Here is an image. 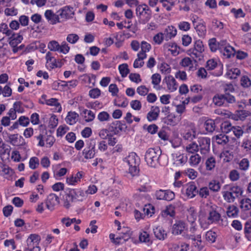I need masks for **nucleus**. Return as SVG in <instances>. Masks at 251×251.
<instances>
[{
	"label": "nucleus",
	"mask_w": 251,
	"mask_h": 251,
	"mask_svg": "<svg viewBox=\"0 0 251 251\" xmlns=\"http://www.w3.org/2000/svg\"><path fill=\"white\" fill-rule=\"evenodd\" d=\"M185 238L189 240H191L193 241V244L195 247H197L200 250H201L203 248V245H202V241L201 240V235L198 234L196 236L194 235H189L186 234L185 235Z\"/></svg>",
	"instance_id": "obj_15"
},
{
	"label": "nucleus",
	"mask_w": 251,
	"mask_h": 251,
	"mask_svg": "<svg viewBox=\"0 0 251 251\" xmlns=\"http://www.w3.org/2000/svg\"><path fill=\"white\" fill-rule=\"evenodd\" d=\"M110 118V115L105 111L101 112L98 115V119L101 122L108 121Z\"/></svg>",
	"instance_id": "obj_52"
},
{
	"label": "nucleus",
	"mask_w": 251,
	"mask_h": 251,
	"mask_svg": "<svg viewBox=\"0 0 251 251\" xmlns=\"http://www.w3.org/2000/svg\"><path fill=\"white\" fill-rule=\"evenodd\" d=\"M209 188L211 191L217 192H218L221 188V185L218 181L213 180L209 183Z\"/></svg>",
	"instance_id": "obj_37"
},
{
	"label": "nucleus",
	"mask_w": 251,
	"mask_h": 251,
	"mask_svg": "<svg viewBox=\"0 0 251 251\" xmlns=\"http://www.w3.org/2000/svg\"><path fill=\"white\" fill-rule=\"evenodd\" d=\"M81 114L84 116L86 122H92L95 118V114L93 112L86 109H84L82 110Z\"/></svg>",
	"instance_id": "obj_28"
},
{
	"label": "nucleus",
	"mask_w": 251,
	"mask_h": 251,
	"mask_svg": "<svg viewBox=\"0 0 251 251\" xmlns=\"http://www.w3.org/2000/svg\"><path fill=\"white\" fill-rule=\"evenodd\" d=\"M249 167V161L247 158L242 159L239 163V168L244 171L248 170Z\"/></svg>",
	"instance_id": "obj_58"
},
{
	"label": "nucleus",
	"mask_w": 251,
	"mask_h": 251,
	"mask_svg": "<svg viewBox=\"0 0 251 251\" xmlns=\"http://www.w3.org/2000/svg\"><path fill=\"white\" fill-rule=\"evenodd\" d=\"M151 83L153 85V87L157 89H159V88L156 87V86L158 85L161 82V75L158 73L153 74L151 77Z\"/></svg>",
	"instance_id": "obj_41"
},
{
	"label": "nucleus",
	"mask_w": 251,
	"mask_h": 251,
	"mask_svg": "<svg viewBox=\"0 0 251 251\" xmlns=\"http://www.w3.org/2000/svg\"><path fill=\"white\" fill-rule=\"evenodd\" d=\"M139 240L141 242L151 243L150 242V235L146 231L141 233L139 235Z\"/></svg>",
	"instance_id": "obj_56"
},
{
	"label": "nucleus",
	"mask_w": 251,
	"mask_h": 251,
	"mask_svg": "<svg viewBox=\"0 0 251 251\" xmlns=\"http://www.w3.org/2000/svg\"><path fill=\"white\" fill-rule=\"evenodd\" d=\"M208 45L210 50L212 52H215L219 50L218 44L215 38H211L209 40Z\"/></svg>",
	"instance_id": "obj_48"
},
{
	"label": "nucleus",
	"mask_w": 251,
	"mask_h": 251,
	"mask_svg": "<svg viewBox=\"0 0 251 251\" xmlns=\"http://www.w3.org/2000/svg\"><path fill=\"white\" fill-rule=\"evenodd\" d=\"M199 146L195 142H193L188 145L186 147V150L190 153H194L199 151Z\"/></svg>",
	"instance_id": "obj_49"
},
{
	"label": "nucleus",
	"mask_w": 251,
	"mask_h": 251,
	"mask_svg": "<svg viewBox=\"0 0 251 251\" xmlns=\"http://www.w3.org/2000/svg\"><path fill=\"white\" fill-rule=\"evenodd\" d=\"M217 237V234L215 232L209 230L206 233L205 238L206 240L211 243L215 242Z\"/></svg>",
	"instance_id": "obj_43"
},
{
	"label": "nucleus",
	"mask_w": 251,
	"mask_h": 251,
	"mask_svg": "<svg viewBox=\"0 0 251 251\" xmlns=\"http://www.w3.org/2000/svg\"><path fill=\"white\" fill-rule=\"evenodd\" d=\"M204 126L207 132L212 133L215 129V123L212 119H208L204 122Z\"/></svg>",
	"instance_id": "obj_30"
},
{
	"label": "nucleus",
	"mask_w": 251,
	"mask_h": 251,
	"mask_svg": "<svg viewBox=\"0 0 251 251\" xmlns=\"http://www.w3.org/2000/svg\"><path fill=\"white\" fill-rule=\"evenodd\" d=\"M172 157L174 163L177 166L184 165L188 159L187 156L183 153H174L172 154Z\"/></svg>",
	"instance_id": "obj_14"
},
{
	"label": "nucleus",
	"mask_w": 251,
	"mask_h": 251,
	"mask_svg": "<svg viewBox=\"0 0 251 251\" xmlns=\"http://www.w3.org/2000/svg\"><path fill=\"white\" fill-rule=\"evenodd\" d=\"M238 209L234 205L228 206L226 211L227 215L229 217H235L238 215Z\"/></svg>",
	"instance_id": "obj_39"
},
{
	"label": "nucleus",
	"mask_w": 251,
	"mask_h": 251,
	"mask_svg": "<svg viewBox=\"0 0 251 251\" xmlns=\"http://www.w3.org/2000/svg\"><path fill=\"white\" fill-rule=\"evenodd\" d=\"M73 9L74 8L72 6L67 5L60 9L57 11V13H59L61 18L66 20L72 18L75 14Z\"/></svg>",
	"instance_id": "obj_10"
},
{
	"label": "nucleus",
	"mask_w": 251,
	"mask_h": 251,
	"mask_svg": "<svg viewBox=\"0 0 251 251\" xmlns=\"http://www.w3.org/2000/svg\"><path fill=\"white\" fill-rule=\"evenodd\" d=\"M177 33L176 29L173 26H168L165 30L164 34L165 39L167 41L174 37Z\"/></svg>",
	"instance_id": "obj_23"
},
{
	"label": "nucleus",
	"mask_w": 251,
	"mask_h": 251,
	"mask_svg": "<svg viewBox=\"0 0 251 251\" xmlns=\"http://www.w3.org/2000/svg\"><path fill=\"white\" fill-rule=\"evenodd\" d=\"M216 160L214 157H210L208 158L205 162L206 168L207 170H212L215 166Z\"/></svg>",
	"instance_id": "obj_46"
},
{
	"label": "nucleus",
	"mask_w": 251,
	"mask_h": 251,
	"mask_svg": "<svg viewBox=\"0 0 251 251\" xmlns=\"http://www.w3.org/2000/svg\"><path fill=\"white\" fill-rule=\"evenodd\" d=\"M228 141V137L225 135L220 134L216 136V141L219 145H225Z\"/></svg>",
	"instance_id": "obj_44"
},
{
	"label": "nucleus",
	"mask_w": 251,
	"mask_h": 251,
	"mask_svg": "<svg viewBox=\"0 0 251 251\" xmlns=\"http://www.w3.org/2000/svg\"><path fill=\"white\" fill-rule=\"evenodd\" d=\"M153 233L155 237L160 240H164L167 236L166 231L160 226L154 228Z\"/></svg>",
	"instance_id": "obj_21"
},
{
	"label": "nucleus",
	"mask_w": 251,
	"mask_h": 251,
	"mask_svg": "<svg viewBox=\"0 0 251 251\" xmlns=\"http://www.w3.org/2000/svg\"><path fill=\"white\" fill-rule=\"evenodd\" d=\"M118 68L121 76L123 77L126 76L129 73V70L128 68V65L127 64L125 63L120 65Z\"/></svg>",
	"instance_id": "obj_42"
},
{
	"label": "nucleus",
	"mask_w": 251,
	"mask_h": 251,
	"mask_svg": "<svg viewBox=\"0 0 251 251\" xmlns=\"http://www.w3.org/2000/svg\"><path fill=\"white\" fill-rule=\"evenodd\" d=\"M78 39L79 37L76 34H69L66 38L67 41L71 44H75Z\"/></svg>",
	"instance_id": "obj_61"
},
{
	"label": "nucleus",
	"mask_w": 251,
	"mask_h": 251,
	"mask_svg": "<svg viewBox=\"0 0 251 251\" xmlns=\"http://www.w3.org/2000/svg\"><path fill=\"white\" fill-rule=\"evenodd\" d=\"M243 190L239 186L234 185L230 187L228 191L223 192V196L224 200L228 203L233 202L235 200L241 196Z\"/></svg>",
	"instance_id": "obj_3"
},
{
	"label": "nucleus",
	"mask_w": 251,
	"mask_h": 251,
	"mask_svg": "<svg viewBox=\"0 0 251 251\" xmlns=\"http://www.w3.org/2000/svg\"><path fill=\"white\" fill-rule=\"evenodd\" d=\"M78 116V114L75 112H69L65 119L66 122L67 124L73 125L76 123Z\"/></svg>",
	"instance_id": "obj_25"
},
{
	"label": "nucleus",
	"mask_w": 251,
	"mask_h": 251,
	"mask_svg": "<svg viewBox=\"0 0 251 251\" xmlns=\"http://www.w3.org/2000/svg\"><path fill=\"white\" fill-rule=\"evenodd\" d=\"M178 120L174 115H169L165 119V123L168 125L174 126L178 123Z\"/></svg>",
	"instance_id": "obj_40"
},
{
	"label": "nucleus",
	"mask_w": 251,
	"mask_h": 251,
	"mask_svg": "<svg viewBox=\"0 0 251 251\" xmlns=\"http://www.w3.org/2000/svg\"><path fill=\"white\" fill-rule=\"evenodd\" d=\"M59 203V199L55 194L51 193L48 196L46 201V205L49 210L50 211L53 210L55 206Z\"/></svg>",
	"instance_id": "obj_11"
},
{
	"label": "nucleus",
	"mask_w": 251,
	"mask_h": 251,
	"mask_svg": "<svg viewBox=\"0 0 251 251\" xmlns=\"http://www.w3.org/2000/svg\"><path fill=\"white\" fill-rule=\"evenodd\" d=\"M160 109L158 106H152L151 110L148 112L147 118L149 122L156 120L159 115Z\"/></svg>",
	"instance_id": "obj_16"
},
{
	"label": "nucleus",
	"mask_w": 251,
	"mask_h": 251,
	"mask_svg": "<svg viewBox=\"0 0 251 251\" xmlns=\"http://www.w3.org/2000/svg\"><path fill=\"white\" fill-rule=\"evenodd\" d=\"M198 141L201 154L206 156L210 151V139L208 137H200Z\"/></svg>",
	"instance_id": "obj_7"
},
{
	"label": "nucleus",
	"mask_w": 251,
	"mask_h": 251,
	"mask_svg": "<svg viewBox=\"0 0 251 251\" xmlns=\"http://www.w3.org/2000/svg\"><path fill=\"white\" fill-rule=\"evenodd\" d=\"M143 128L144 130H147L149 133L151 134H155L158 129L157 126L155 124H151L148 126L147 125H145Z\"/></svg>",
	"instance_id": "obj_45"
},
{
	"label": "nucleus",
	"mask_w": 251,
	"mask_h": 251,
	"mask_svg": "<svg viewBox=\"0 0 251 251\" xmlns=\"http://www.w3.org/2000/svg\"><path fill=\"white\" fill-rule=\"evenodd\" d=\"M46 104L50 106H55L57 109V112H60L62 110V107L60 104L58 102V100L55 98H51L46 100Z\"/></svg>",
	"instance_id": "obj_33"
},
{
	"label": "nucleus",
	"mask_w": 251,
	"mask_h": 251,
	"mask_svg": "<svg viewBox=\"0 0 251 251\" xmlns=\"http://www.w3.org/2000/svg\"><path fill=\"white\" fill-rule=\"evenodd\" d=\"M197 194L201 198L206 199L209 195V189L206 187H202L199 190H198Z\"/></svg>",
	"instance_id": "obj_50"
},
{
	"label": "nucleus",
	"mask_w": 251,
	"mask_h": 251,
	"mask_svg": "<svg viewBox=\"0 0 251 251\" xmlns=\"http://www.w3.org/2000/svg\"><path fill=\"white\" fill-rule=\"evenodd\" d=\"M182 136L185 140L191 141L196 137V131L193 129L186 130L182 133Z\"/></svg>",
	"instance_id": "obj_34"
},
{
	"label": "nucleus",
	"mask_w": 251,
	"mask_h": 251,
	"mask_svg": "<svg viewBox=\"0 0 251 251\" xmlns=\"http://www.w3.org/2000/svg\"><path fill=\"white\" fill-rule=\"evenodd\" d=\"M201 161V157L198 153L192 155L189 159V163L191 166H197Z\"/></svg>",
	"instance_id": "obj_38"
},
{
	"label": "nucleus",
	"mask_w": 251,
	"mask_h": 251,
	"mask_svg": "<svg viewBox=\"0 0 251 251\" xmlns=\"http://www.w3.org/2000/svg\"><path fill=\"white\" fill-rule=\"evenodd\" d=\"M74 192L71 189L66 190L65 194L63 196L64 206L68 209L71 206V202H72L75 199L74 195Z\"/></svg>",
	"instance_id": "obj_13"
},
{
	"label": "nucleus",
	"mask_w": 251,
	"mask_h": 251,
	"mask_svg": "<svg viewBox=\"0 0 251 251\" xmlns=\"http://www.w3.org/2000/svg\"><path fill=\"white\" fill-rule=\"evenodd\" d=\"M231 12L233 13L236 18H243L245 16V14L241 8L236 10L235 8H232L231 10Z\"/></svg>",
	"instance_id": "obj_59"
},
{
	"label": "nucleus",
	"mask_w": 251,
	"mask_h": 251,
	"mask_svg": "<svg viewBox=\"0 0 251 251\" xmlns=\"http://www.w3.org/2000/svg\"><path fill=\"white\" fill-rule=\"evenodd\" d=\"M125 161L128 164L129 173L132 176H137L139 172V166L140 164V157L135 152H131L125 158Z\"/></svg>",
	"instance_id": "obj_2"
},
{
	"label": "nucleus",
	"mask_w": 251,
	"mask_h": 251,
	"mask_svg": "<svg viewBox=\"0 0 251 251\" xmlns=\"http://www.w3.org/2000/svg\"><path fill=\"white\" fill-rule=\"evenodd\" d=\"M161 152V150L159 148L149 149L145 155V160L147 164L151 167H157L160 164V157Z\"/></svg>",
	"instance_id": "obj_1"
},
{
	"label": "nucleus",
	"mask_w": 251,
	"mask_h": 251,
	"mask_svg": "<svg viewBox=\"0 0 251 251\" xmlns=\"http://www.w3.org/2000/svg\"><path fill=\"white\" fill-rule=\"evenodd\" d=\"M96 140L91 139L86 143L87 147L83 150L82 153L86 159L93 158L95 154Z\"/></svg>",
	"instance_id": "obj_6"
},
{
	"label": "nucleus",
	"mask_w": 251,
	"mask_h": 251,
	"mask_svg": "<svg viewBox=\"0 0 251 251\" xmlns=\"http://www.w3.org/2000/svg\"><path fill=\"white\" fill-rule=\"evenodd\" d=\"M19 135L18 134H10L8 135L9 141L14 146H19Z\"/></svg>",
	"instance_id": "obj_54"
},
{
	"label": "nucleus",
	"mask_w": 251,
	"mask_h": 251,
	"mask_svg": "<svg viewBox=\"0 0 251 251\" xmlns=\"http://www.w3.org/2000/svg\"><path fill=\"white\" fill-rule=\"evenodd\" d=\"M217 62L213 59H211L207 61L205 67L208 70H213L217 67Z\"/></svg>",
	"instance_id": "obj_60"
},
{
	"label": "nucleus",
	"mask_w": 251,
	"mask_h": 251,
	"mask_svg": "<svg viewBox=\"0 0 251 251\" xmlns=\"http://www.w3.org/2000/svg\"><path fill=\"white\" fill-rule=\"evenodd\" d=\"M178 28L184 31H187L190 29V24L187 22L182 21L180 22L178 24Z\"/></svg>",
	"instance_id": "obj_55"
},
{
	"label": "nucleus",
	"mask_w": 251,
	"mask_h": 251,
	"mask_svg": "<svg viewBox=\"0 0 251 251\" xmlns=\"http://www.w3.org/2000/svg\"><path fill=\"white\" fill-rule=\"evenodd\" d=\"M41 237L39 235L30 234L27 239V247L25 251H40V247L38 246Z\"/></svg>",
	"instance_id": "obj_5"
},
{
	"label": "nucleus",
	"mask_w": 251,
	"mask_h": 251,
	"mask_svg": "<svg viewBox=\"0 0 251 251\" xmlns=\"http://www.w3.org/2000/svg\"><path fill=\"white\" fill-rule=\"evenodd\" d=\"M224 100V106H228L229 104H232L235 102V97L229 94V93H225L223 94Z\"/></svg>",
	"instance_id": "obj_31"
},
{
	"label": "nucleus",
	"mask_w": 251,
	"mask_h": 251,
	"mask_svg": "<svg viewBox=\"0 0 251 251\" xmlns=\"http://www.w3.org/2000/svg\"><path fill=\"white\" fill-rule=\"evenodd\" d=\"M187 228L186 224L182 221H177L174 224L172 227V232L174 235H178L182 234L185 238L184 231Z\"/></svg>",
	"instance_id": "obj_8"
},
{
	"label": "nucleus",
	"mask_w": 251,
	"mask_h": 251,
	"mask_svg": "<svg viewBox=\"0 0 251 251\" xmlns=\"http://www.w3.org/2000/svg\"><path fill=\"white\" fill-rule=\"evenodd\" d=\"M174 245L177 251H188L189 250V244L185 243H182L180 245L175 244Z\"/></svg>",
	"instance_id": "obj_63"
},
{
	"label": "nucleus",
	"mask_w": 251,
	"mask_h": 251,
	"mask_svg": "<svg viewBox=\"0 0 251 251\" xmlns=\"http://www.w3.org/2000/svg\"><path fill=\"white\" fill-rule=\"evenodd\" d=\"M220 52L224 56L227 58L234 56L236 53L234 49L229 45L225 47L224 49L220 50Z\"/></svg>",
	"instance_id": "obj_24"
},
{
	"label": "nucleus",
	"mask_w": 251,
	"mask_h": 251,
	"mask_svg": "<svg viewBox=\"0 0 251 251\" xmlns=\"http://www.w3.org/2000/svg\"><path fill=\"white\" fill-rule=\"evenodd\" d=\"M241 84L244 87H248L251 85V80L247 76H243L241 79Z\"/></svg>",
	"instance_id": "obj_64"
},
{
	"label": "nucleus",
	"mask_w": 251,
	"mask_h": 251,
	"mask_svg": "<svg viewBox=\"0 0 251 251\" xmlns=\"http://www.w3.org/2000/svg\"><path fill=\"white\" fill-rule=\"evenodd\" d=\"M39 165V160L37 157H31L29 162V167L31 169H36Z\"/></svg>",
	"instance_id": "obj_51"
},
{
	"label": "nucleus",
	"mask_w": 251,
	"mask_h": 251,
	"mask_svg": "<svg viewBox=\"0 0 251 251\" xmlns=\"http://www.w3.org/2000/svg\"><path fill=\"white\" fill-rule=\"evenodd\" d=\"M220 214L215 210L212 207L208 211L207 216V223L212 224L213 223H218L220 220H222Z\"/></svg>",
	"instance_id": "obj_12"
},
{
	"label": "nucleus",
	"mask_w": 251,
	"mask_h": 251,
	"mask_svg": "<svg viewBox=\"0 0 251 251\" xmlns=\"http://www.w3.org/2000/svg\"><path fill=\"white\" fill-rule=\"evenodd\" d=\"M204 50V49L202 42L200 40H198L195 42L194 48L188 50L187 54L193 58L195 63H197L196 59L201 60L202 57V53Z\"/></svg>",
	"instance_id": "obj_4"
},
{
	"label": "nucleus",
	"mask_w": 251,
	"mask_h": 251,
	"mask_svg": "<svg viewBox=\"0 0 251 251\" xmlns=\"http://www.w3.org/2000/svg\"><path fill=\"white\" fill-rule=\"evenodd\" d=\"M126 127L127 126L125 124H123L119 121L113 122L108 126L110 133L114 135L118 134L120 131L124 130Z\"/></svg>",
	"instance_id": "obj_9"
},
{
	"label": "nucleus",
	"mask_w": 251,
	"mask_h": 251,
	"mask_svg": "<svg viewBox=\"0 0 251 251\" xmlns=\"http://www.w3.org/2000/svg\"><path fill=\"white\" fill-rule=\"evenodd\" d=\"M213 103L217 106H224L223 94H216L213 98Z\"/></svg>",
	"instance_id": "obj_29"
},
{
	"label": "nucleus",
	"mask_w": 251,
	"mask_h": 251,
	"mask_svg": "<svg viewBox=\"0 0 251 251\" xmlns=\"http://www.w3.org/2000/svg\"><path fill=\"white\" fill-rule=\"evenodd\" d=\"M136 12L138 17L147 15V14L151 15V11L146 4L138 5L136 8Z\"/></svg>",
	"instance_id": "obj_22"
},
{
	"label": "nucleus",
	"mask_w": 251,
	"mask_h": 251,
	"mask_svg": "<svg viewBox=\"0 0 251 251\" xmlns=\"http://www.w3.org/2000/svg\"><path fill=\"white\" fill-rule=\"evenodd\" d=\"M180 64L184 67H188L190 71H194L196 70V67L194 66L193 61L188 57H185L183 58L181 60Z\"/></svg>",
	"instance_id": "obj_26"
},
{
	"label": "nucleus",
	"mask_w": 251,
	"mask_h": 251,
	"mask_svg": "<svg viewBox=\"0 0 251 251\" xmlns=\"http://www.w3.org/2000/svg\"><path fill=\"white\" fill-rule=\"evenodd\" d=\"M234 126L227 121L221 124V128L223 132L228 133L230 131H232Z\"/></svg>",
	"instance_id": "obj_47"
},
{
	"label": "nucleus",
	"mask_w": 251,
	"mask_h": 251,
	"mask_svg": "<svg viewBox=\"0 0 251 251\" xmlns=\"http://www.w3.org/2000/svg\"><path fill=\"white\" fill-rule=\"evenodd\" d=\"M240 74V70L238 68H233L230 71L227 73V75L229 76L230 78H236V77Z\"/></svg>",
	"instance_id": "obj_57"
},
{
	"label": "nucleus",
	"mask_w": 251,
	"mask_h": 251,
	"mask_svg": "<svg viewBox=\"0 0 251 251\" xmlns=\"http://www.w3.org/2000/svg\"><path fill=\"white\" fill-rule=\"evenodd\" d=\"M9 39L10 40L9 44L10 46H17L19 44L21 43L23 39V36L20 31L18 34H15L14 32L13 35H11L9 36Z\"/></svg>",
	"instance_id": "obj_18"
},
{
	"label": "nucleus",
	"mask_w": 251,
	"mask_h": 251,
	"mask_svg": "<svg viewBox=\"0 0 251 251\" xmlns=\"http://www.w3.org/2000/svg\"><path fill=\"white\" fill-rule=\"evenodd\" d=\"M240 208L244 211H246L251 208V200L245 198L240 201Z\"/></svg>",
	"instance_id": "obj_35"
},
{
	"label": "nucleus",
	"mask_w": 251,
	"mask_h": 251,
	"mask_svg": "<svg viewBox=\"0 0 251 251\" xmlns=\"http://www.w3.org/2000/svg\"><path fill=\"white\" fill-rule=\"evenodd\" d=\"M185 192L188 198H193L197 194V186L194 182L190 183L186 186Z\"/></svg>",
	"instance_id": "obj_17"
},
{
	"label": "nucleus",
	"mask_w": 251,
	"mask_h": 251,
	"mask_svg": "<svg viewBox=\"0 0 251 251\" xmlns=\"http://www.w3.org/2000/svg\"><path fill=\"white\" fill-rule=\"evenodd\" d=\"M137 56L138 58L135 59L133 63V67L135 68H140L144 65V62L142 60L147 57L146 52L141 50L137 54Z\"/></svg>",
	"instance_id": "obj_19"
},
{
	"label": "nucleus",
	"mask_w": 251,
	"mask_h": 251,
	"mask_svg": "<svg viewBox=\"0 0 251 251\" xmlns=\"http://www.w3.org/2000/svg\"><path fill=\"white\" fill-rule=\"evenodd\" d=\"M175 214V206L172 204L166 206L165 209L161 212V215L163 217H167L168 216L170 217H174Z\"/></svg>",
	"instance_id": "obj_27"
},
{
	"label": "nucleus",
	"mask_w": 251,
	"mask_h": 251,
	"mask_svg": "<svg viewBox=\"0 0 251 251\" xmlns=\"http://www.w3.org/2000/svg\"><path fill=\"white\" fill-rule=\"evenodd\" d=\"M198 35L200 37H204L206 33V27L203 23H200L195 26Z\"/></svg>",
	"instance_id": "obj_32"
},
{
	"label": "nucleus",
	"mask_w": 251,
	"mask_h": 251,
	"mask_svg": "<svg viewBox=\"0 0 251 251\" xmlns=\"http://www.w3.org/2000/svg\"><path fill=\"white\" fill-rule=\"evenodd\" d=\"M5 34L7 36H10L13 35L14 32L8 28V25L5 23H1L0 24V33Z\"/></svg>",
	"instance_id": "obj_36"
},
{
	"label": "nucleus",
	"mask_w": 251,
	"mask_h": 251,
	"mask_svg": "<svg viewBox=\"0 0 251 251\" xmlns=\"http://www.w3.org/2000/svg\"><path fill=\"white\" fill-rule=\"evenodd\" d=\"M160 70L162 74H168L170 73L171 69L169 65L167 63H162L159 67Z\"/></svg>",
	"instance_id": "obj_62"
},
{
	"label": "nucleus",
	"mask_w": 251,
	"mask_h": 251,
	"mask_svg": "<svg viewBox=\"0 0 251 251\" xmlns=\"http://www.w3.org/2000/svg\"><path fill=\"white\" fill-rule=\"evenodd\" d=\"M48 47L51 51H59V48H60L59 43L54 40L50 41Z\"/></svg>",
	"instance_id": "obj_53"
},
{
	"label": "nucleus",
	"mask_w": 251,
	"mask_h": 251,
	"mask_svg": "<svg viewBox=\"0 0 251 251\" xmlns=\"http://www.w3.org/2000/svg\"><path fill=\"white\" fill-rule=\"evenodd\" d=\"M164 81H165L168 89L171 92L175 91L177 89V85L176 80L173 76H166Z\"/></svg>",
	"instance_id": "obj_20"
}]
</instances>
